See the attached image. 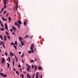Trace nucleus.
I'll use <instances>...</instances> for the list:
<instances>
[{"instance_id":"nucleus-1","label":"nucleus","mask_w":78,"mask_h":78,"mask_svg":"<svg viewBox=\"0 0 78 78\" xmlns=\"http://www.w3.org/2000/svg\"><path fill=\"white\" fill-rule=\"evenodd\" d=\"M33 48H34V44H31V47L30 48V49L31 50V51H32V53L34 52V50H33Z\"/></svg>"},{"instance_id":"nucleus-2","label":"nucleus","mask_w":78,"mask_h":78,"mask_svg":"<svg viewBox=\"0 0 78 78\" xmlns=\"http://www.w3.org/2000/svg\"><path fill=\"white\" fill-rule=\"evenodd\" d=\"M0 75L2 76V77H3V78L7 77V74H4L3 73H1Z\"/></svg>"},{"instance_id":"nucleus-3","label":"nucleus","mask_w":78,"mask_h":78,"mask_svg":"<svg viewBox=\"0 0 78 78\" xmlns=\"http://www.w3.org/2000/svg\"><path fill=\"white\" fill-rule=\"evenodd\" d=\"M16 7H15V8H16V11L17 10V8H18V4L17 3V2H16Z\"/></svg>"},{"instance_id":"nucleus-4","label":"nucleus","mask_w":78,"mask_h":78,"mask_svg":"<svg viewBox=\"0 0 78 78\" xmlns=\"http://www.w3.org/2000/svg\"><path fill=\"white\" fill-rule=\"evenodd\" d=\"M5 61V59L3 58L2 59V64H4V62Z\"/></svg>"},{"instance_id":"nucleus-5","label":"nucleus","mask_w":78,"mask_h":78,"mask_svg":"<svg viewBox=\"0 0 78 78\" xmlns=\"http://www.w3.org/2000/svg\"><path fill=\"white\" fill-rule=\"evenodd\" d=\"M18 23H19V24H20V25H21L22 24V22H21V21L20 20H19L18 21Z\"/></svg>"},{"instance_id":"nucleus-6","label":"nucleus","mask_w":78,"mask_h":78,"mask_svg":"<svg viewBox=\"0 0 78 78\" xmlns=\"http://www.w3.org/2000/svg\"><path fill=\"white\" fill-rule=\"evenodd\" d=\"M5 28L7 30H8V26H7V24H5Z\"/></svg>"},{"instance_id":"nucleus-7","label":"nucleus","mask_w":78,"mask_h":78,"mask_svg":"<svg viewBox=\"0 0 78 78\" xmlns=\"http://www.w3.org/2000/svg\"><path fill=\"white\" fill-rule=\"evenodd\" d=\"M27 78H30L31 77V76L30 75V74H27Z\"/></svg>"},{"instance_id":"nucleus-8","label":"nucleus","mask_w":78,"mask_h":78,"mask_svg":"<svg viewBox=\"0 0 78 78\" xmlns=\"http://www.w3.org/2000/svg\"><path fill=\"white\" fill-rule=\"evenodd\" d=\"M4 41H6L7 40V39H6V36H4Z\"/></svg>"},{"instance_id":"nucleus-9","label":"nucleus","mask_w":78,"mask_h":78,"mask_svg":"<svg viewBox=\"0 0 78 78\" xmlns=\"http://www.w3.org/2000/svg\"><path fill=\"white\" fill-rule=\"evenodd\" d=\"M8 19L9 20V22H11V18L9 16L8 18Z\"/></svg>"},{"instance_id":"nucleus-10","label":"nucleus","mask_w":78,"mask_h":78,"mask_svg":"<svg viewBox=\"0 0 78 78\" xmlns=\"http://www.w3.org/2000/svg\"><path fill=\"white\" fill-rule=\"evenodd\" d=\"M12 28L13 29V30H14L15 31H16L15 30H16V28L14 27L13 26H12Z\"/></svg>"},{"instance_id":"nucleus-11","label":"nucleus","mask_w":78,"mask_h":78,"mask_svg":"<svg viewBox=\"0 0 78 78\" xmlns=\"http://www.w3.org/2000/svg\"><path fill=\"white\" fill-rule=\"evenodd\" d=\"M2 20H3L4 21H6V19H4L3 17H2Z\"/></svg>"},{"instance_id":"nucleus-12","label":"nucleus","mask_w":78,"mask_h":78,"mask_svg":"<svg viewBox=\"0 0 78 78\" xmlns=\"http://www.w3.org/2000/svg\"><path fill=\"white\" fill-rule=\"evenodd\" d=\"M21 44L22 46H23V45L24 44H23V41H21Z\"/></svg>"},{"instance_id":"nucleus-13","label":"nucleus","mask_w":78,"mask_h":78,"mask_svg":"<svg viewBox=\"0 0 78 78\" xmlns=\"http://www.w3.org/2000/svg\"><path fill=\"white\" fill-rule=\"evenodd\" d=\"M26 66H27L29 68H30V67H31V66H30L28 65V64H26Z\"/></svg>"},{"instance_id":"nucleus-14","label":"nucleus","mask_w":78,"mask_h":78,"mask_svg":"<svg viewBox=\"0 0 78 78\" xmlns=\"http://www.w3.org/2000/svg\"><path fill=\"white\" fill-rule=\"evenodd\" d=\"M27 22L25 21H24L23 23L24 25L25 26H26V25L27 24Z\"/></svg>"},{"instance_id":"nucleus-15","label":"nucleus","mask_w":78,"mask_h":78,"mask_svg":"<svg viewBox=\"0 0 78 78\" xmlns=\"http://www.w3.org/2000/svg\"><path fill=\"white\" fill-rule=\"evenodd\" d=\"M20 76H22V77L23 78H24V76L23 75V74H22V75L21 74H20Z\"/></svg>"},{"instance_id":"nucleus-16","label":"nucleus","mask_w":78,"mask_h":78,"mask_svg":"<svg viewBox=\"0 0 78 78\" xmlns=\"http://www.w3.org/2000/svg\"><path fill=\"white\" fill-rule=\"evenodd\" d=\"M7 64L8 65V67L9 68V66H10V65L8 63H7Z\"/></svg>"},{"instance_id":"nucleus-17","label":"nucleus","mask_w":78,"mask_h":78,"mask_svg":"<svg viewBox=\"0 0 78 78\" xmlns=\"http://www.w3.org/2000/svg\"><path fill=\"white\" fill-rule=\"evenodd\" d=\"M10 55H12V56H14V54L12 53L11 51H10Z\"/></svg>"},{"instance_id":"nucleus-18","label":"nucleus","mask_w":78,"mask_h":78,"mask_svg":"<svg viewBox=\"0 0 78 78\" xmlns=\"http://www.w3.org/2000/svg\"><path fill=\"white\" fill-rule=\"evenodd\" d=\"M8 3V2H6L5 1H4V5H6V3Z\"/></svg>"},{"instance_id":"nucleus-19","label":"nucleus","mask_w":78,"mask_h":78,"mask_svg":"<svg viewBox=\"0 0 78 78\" xmlns=\"http://www.w3.org/2000/svg\"><path fill=\"white\" fill-rule=\"evenodd\" d=\"M11 44L12 45H16V44L14 43H12V42L11 43Z\"/></svg>"},{"instance_id":"nucleus-20","label":"nucleus","mask_w":78,"mask_h":78,"mask_svg":"<svg viewBox=\"0 0 78 78\" xmlns=\"http://www.w3.org/2000/svg\"><path fill=\"white\" fill-rule=\"evenodd\" d=\"M1 25L2 26V28H3V23H2H2H1Z\"/></svg>"},{"instance_id":"nucleus-21","label":"nucleus","mask_w":78,"mask_h":78,"mask_svg":"<svg viewBox=\"0 0 78 78\" xmlns=\"http://www.w3.org/2000/svg\"><path fill=\"white\" fill-rule=\"evenodd\" d=\"M0 37L2 40H3V37H2V36L1 35H0Z\"/></svg>"},{"instance_id":"nucleus-22","label":"nucleus","mask_w":78,"mask_h":78,"mask_svg":"<svg viewBox=\"0 0 78 78\" xmlns=\"http://www.w3.org/2000/svg\"><path fill=\"white\" fill-rule=\"evenodd\" d=\"M14 48H15L16 50H17V47L15 46V45H13Z\"/></svg>"},{"instance_id":"nucleus-23","label":"nucleus","mask_w":78,"mask_h":78,"mask_svg":"<svg viewBox=\"0 0 78 78\" xmlns=\"http://www.w3.org/2000/svg\"><path fill=\"white\" fill-rule=\"evenodd\" d=\"M4 28H1L0 29V30L1 31H4Z\"/></svg>"},{"instance_id":"nucleus-24","label":"nucleus","mask_w":78,"mask_h":78,"mask_svg":"<svg viewBox=\"0 0 78 78\" xmlns=\"http://www.w3.org/2000/svg\"><path fill=\"white\" fill-rule=\"evenodd\" d=\"M5 33L7 35H9V34L8 33V32H7V31H5Z\"/></svg>"},{"instance_id":"nucleus-25","label":"nucleus","mask_w":78,"mask_h":78,"mask_svg":"<svg viewBox=\"0 0 78 78\" xmlns=\"http://www.w3.org/2000/svg\"><path fill=\"white\" fill-rule=\"evenodd\" d=\"M19 39L20 41H21L22 40L21 39V37H19Z\"/></svg>"},{"instance_id":"nucleus-26","label":"nucleus","mask_w":78,"mask_h":78,"mask_svg":"<svg viewBox=\"0 0 78 78\" xmlns=\"http://www.w3.org/2000/svg\"><path fill=\"white\" fill-rule=\"evenodd\" d=\"M39 75V72H37V73L36 74V76H38V75Z\"/></svg>"},{"instance_id":"nucleus-27","label":"nucleus","mask_w":78,"mask_h":78,"mask_svg":"<svg viewBox=\"0 0 78 78\" xmlns=\"http://www.w3.org/2000/svg\"><path fill=\"white\" fill-rule=\"evenodd\" d=\"M27 71L28 72H31V70L30 71V69H27Z\"/></svg>"},{"instance_id":"nucleus-28","label":"nucleus","mask_w":78,"mask_h":78,"mask_svg":"<svg viewBox=\"0 0 78 78\" xmlns=\"http://www.w3.org/2000/svg\"><path fill=\"white\" fill-rule=\"evenodd\" d=\"M18 25V24H17V23L15 22V25Z\"/></svg>"},{"instance_id":"nucleus-29","label":"nucleus","mask_w":78,"mask_h":78,"mask_svg":"<svg viewBox=\"0 0 78 78\" xmlns=\"http://www.w3.org/2000/svg\"><path fill=\"white\" fill-rule=\"evenodd\" d=\"M4 9H4V8L3 7L2 9L1 10V11H2V12H3V10H4Z\"/></svg>"},{"instance_id":"nucleus-30","label":"nucleus","mask_w":78,"mask_h":78,"mask_svg":"<svg viewBox=\"0 0 78 78\" xmlns=\"http://www.w3.org/2000/svg\"><path fill=\"white\" fill-rule=\"evenodd\" d=\"M5 56H8V53H7V52H6L5 53Z\"/></svg>"},{"instance_id":"nucleus-31","label":"nucleus","mask_w":78,"mask_h":78,"mask_svg":"<svg viewBox=\"0 0 78 78\" xmlns=\"http://www.w3.org/2000/svg\"><path fill=\"white\" fill-rule=\"evenodd\" d=\"M24 55V53H23L22 54V55L21 56V57H22L23 58V55Z\"/></svg>"},{"instance_id":"nucleus-32","label":"nucleus","mask_w":78,"mask_h":78,"mask_svg":"<svg viewBox=\"0 0 78 78\" xmlns=\"http://www.w3.org/2000/svg\"><path fill=\"white\" fill-rule=\"evenodd\" d=\"M17 26L18 27V28H20V25L18 24H17Z\"/></svg>"},{"instance_id":"nucleus-33","label":"nucleus","mask_w":78,"mask_h":78,"mask_svg":"<svg viewBox=\"0 0 78 78\" xmlns=\"http://www.w3.org/2000/svg\"><path fill=\"white\" fill-rule=\"evenodd\" d=\"M7 37L9 39H10V36L8 35L7 36Z\"/></svg>"},{"instance_id":"nucleus-34","label":"nucleus","mask_w":78,"mask_h":78,"mask_svg":"<svg viewBox=\"0 0 78 78\" xmlns=\"http://www.w3.org/2000/svg\"><path fill=\"white\" fill-rule=\"evenodd\" d=\"M30 62H34V60H31L30 61Z\"/></svg>"},{"instance_id":"nucleus-35","label":"nucleus","mask_w":78,"mask_h":78,"mask_svg":"<svg viewBox=\"0 0 78 78\" xmlns=\"http://www.w3.org/2000/svg\"><path fill=\"white\" fill-rule=\"evenodd\" d=\"M32 51H28V53H29V54H30V53H31Z\"/></svg>"},{"instance_id":"nucleus-36","label":"nucleus","mask_w":78,"mask_h":78,"mask_svg":"<svg viewBox=\"0 0 78 78\" xmlns=\"http://www.w3.org/2000/svg\"><path fill=\"white\" fill-rule=\"evenodd\" d=\"M16 73H17V75H19V73L18 72V71H16Z\"/></svg>"},{"instance_id":"nucleus-37","label":"nucleus","mask_w":78,"mask_h":78,"mask_svg":"<svg viewBox=\"0 0 78 78\" xmlns=\"http://www.w3.org/2000/svg\"><path fill=\"white\" fill-rule=\"evenodd\" d=\"M34 67L35 68V69H37V66L36 65H35Z\"/></svg>"},{"instance_id":"nucleus-38","label":"nucleus","mask_w":78,"mask_h":78,"mask_svg":"<svg viewBox=\"0 0 78 78\" xmlns=\"http://www.w3.org/2000/svg\"><path fill=\"white\" fill-rule=\"evenodd\" d=\"M8 59H9V62H10V57H9Z\"/></svg>"},{"instance_id":"nucleus-39","label":"nucleus","mask_w":78,"mask_h":78,"mask_svg":"<svg viewBox=\"0 0 78 78\" xmlns=\"http://www.w3.org/2000/svg\"><path fill=\"white\" fill-rule=\"evenodd\" d=\"M15 44H16V45H17V41H15Z\"/></svg>"},{"instance_id":"nucleus-40","label":"nucleus","mask_w":78,"mask_h":78,"mask_svg":"<svg viewBox=\"0 0 78 78\" xmlns=\"http://www.w3.org/2000/svg\"><path fill=\"white\" fill-rule=\"evenodd\" d=\"M15 32H16V31H15L14 33H12V34L13 35H14V34H15Z\"/></svg>"},{"instance_id":"nucleus-41","label":"nucleus","mask_w":78,"mask_h":78,"mask_svg":"<svg viewBox=\"0 0 78 78\" xmlns=\"http://www.w3.org/2000/svg\"><path fill=\"white\" fill-rule=\"evenodd\" d=\"M6 12V11H5L4 12V14H5V13Z\"/></svg>"},{"instance_id":"nucleus-42","label":"nucleus","mask_w":78,"mask_h":78,"mask_svg":"<svg viewBox=\"0 0 78 78\" xmlns=\"http://www.w3.org/2000/svg\"><path fill=\"white\" fill-rule=\"evenodd\" d=\"M18 67L20 68H21V66L20 65H18Z\"/></svg>"},{"instance_id":"nucleus-43","label":"nucleus","mask_w":78,"mask_h":78,"mask_svg":"<svg viewBox=\"0 0 78 78\" xmlns=\"http://www.w3.org/2000/svg\"><path fill=\"white\" fill-rule=\"evenodd\" d=\"M28 37V36H26L24 38L26 39V38H27V37Z\"/></svg>"},{"instance_id":"nucleus-44","label":"nucleus","mask_w":78,"mask_h":78,"mask_svg":"<svg viewBox=\"0 0 78 78\" xmlns=\"http://www.w3.org/2000/svg\"><path fill=\"white\" fill-rule=\"evenodd\" d=\"M38 69H42V67H41V66H39Z\"/></svg>"},{"instance_id":"nucleus-45","label":"nucleus","mask_w":78,"mask_h":78,"mask_svg":"<svg viewBox=\"0 0 78 78\" xmlns=\"http://www.w3.org/2000/svg\"><path fill=\"white\" fill-rule=\"evenodd\" d=\"M31 67H32V69H33V68H34V66H33V65H32Z\"/></svg>"},{"instance_id":"nucleus-46","label":"nucleus","mask_w":78,"mask_h":78,"mask_svg":"<svg viewBox=\"0 0 78 78\" xmlns=\"http://www.w3.org/2000/svg\"><path fill=\"white\" fill-rule=\"evenodd\" d=\"M13 30H12V29H10V31H11V32H12V31Z\"/></svg>"},{"instance_id":"nucleus-47","label":"nucleus","mask_w":78,"mask_h":78,"mask_svg":"<svg viewBox=\"0 0 78 78\" xmlns=\"http://www.w3.org/2000/svg\"><path fill=\"white\" fill-rule=\"evenodd\" d=\"M35 75V74H34L33 75V76L32 77L33 78H34V76Z\"/></svg>"},{"instance_id":"nucleus-48","label":"nucleus","mask_w":78,"mask_h":78,"mask_svg":"<svg viewBox=\"0 0 78 78\" xmlns=\"http://www.w3.org/2000/svg\"><path fill=\"white\" fill-rule=\"evenodd\" d=\"M4 8H6V5H4Z\"/></svg>"},{"instance_id":"nucleus-49","label":"nucleus","mask_w":78,"mask_h":78,"mask_svg":"<svg viewBox=\"0 0 78 78\" xmlns=\"http://www.w3.org/2000/svg\"><path fill=\"white\" fill-rule=\"evenodd\" d=\"M3 47L5 49V45H3Z\"/></svg>"},{"instance_id":"nucleus-50","label":"nucleus","mask_w":78,"mask_h":78,"mask_svg":"<svg viewBox=\"0 0 78 78\" xmlns=\"http://www.w3.org/2000/svg\"><path fill=\"white\" fill-rule=\"evenodd\" d=\"M14 62H13V66H14Z\"/></svg>"},{"instance_id":"nucleus-51","label":"nucleus","mask_w":78,"mask_h":78,"mask_svg":"<svg viewBox=\"0 0 78 78\" xmlns=\"http://www.w3.org/2000/svg\"><path fill=\"white\" fill-rule=\"evenodd\" d=\"M42 69H38V70H42Z\"/></svg>"},{"instance_id":"nucleus-52","label":"nucleus","mask_w":78,"mask_h":78,"mask_svg":"<svg viewBox=\"0 0 78 78\" xmlns=\"http://www.w3.org/2000/svg\"><path fill=\"white\" fill-rule=\"evenodd\" d=\"M38 76H36V78H38Z\"/></svg>"},{"instance_id":"nucleus-53","label":"nucleus","mask_w":78,"mask_h":78,"mask_svg":"<svg viewBox=\"0 0 78 78\" xmlns=\"http://www.w3.org/2000/svg\"><path fill=\"white\" fill-rule=\"evenodd\" d=\"M9 14V12L7 14H6V16L7 17H8V15Z\"/></svg>"},{"instance_id":"nucleus-54","label":"nucleus","mask_w":78,"mask_h":78,"mask_svg":"<svg viewBox=\"0 0 78 78\" xmlns=\"http://www.w3.org/2000/svg\"><path fill=\"white\" fill-rule=\"evenodd\" d=\"M40 78H42V75H41V77Z\"/></svg>"},{"instance_id":"nucleus-55","label":"nucleus","mask_w":78,"mask_h":78,"mask_svg":"<svg viewBox=\"0 0 78 78\" xmlns=\"http://www.w3.org/2000/svg\"><path fill=\"white\" fill-rule=\"evenodd\" d=\"M20 71H21V72H22V69H20Z\"/></svg>"},{"instance_id":"nucleus-56","label":"nucleus","mask_w":78,"mask_h":78,"mask_svg":"<svg viewBox=\"0 0 78 78\" xmlns=\"http://www.w3.org/2000/svg\"><path fill=\"white\" fill-rule=\"evenodd\" d=\"M19 54H21V52L20 51V52H19Z\"/></svg>"},{"instance_id":"nucleus-57","label":"nucleus","mask_w":78,"mask_h":78,"mask_svg":"<svg viewBox=\"0 0 78 78\" xmlns=\"http://www.w3.org/2000/svg\"><path fill=\"white\" fill-rule=\"evenodd\" d=\"M22 62L23 63H24V62H23V60H22Z\"/></svg>"},{"instance_id":"nucleus-58","label":"nucleus","mask_w":78,"mask_h":78,"mask_svg":"<svg viewBox=\"0 0 78 78\" xmlns=\"http://www.w3.org/2000/svg\"><path fill=\"white\" fill-rule=\"evenodd\" d=\"M23 73H24L25 74V73H26V72L25 71H24L23 72Z\"/></svg>"},{"instance_id":"nucleus-59","label":"nucleus","mask_w":78,"mask_h":78,"mask_svg":"<svg viewBox=\"0 0 78 78\" xmlns=\"http://www.w3.org/2000/svg\"><path fill=\"white\" fill-rule=\"evenodd\" d=\"M35 61H37V59L36 58L35 59Z\"/></svg>"},{"instance_id":"nucleus-60","label":"nucleus","mask_w":78,"mask_h":78,"mask_svg":"<svg viewBox=\"0 0 78 78\" xmlns=\"http://www.w3.org/2000/svg\"><path fill=\"white\" fill-rule=\"evenodd\" d=\"M1 43L2 44L3 43V42H2V41H1Z\"/></svg>"},{"instance_id":"nucleus-61","label":"nucleus","mask_w":78,"mask_h":78,"mask_svg":"<svg viewBox=\"0 0 78 78\" xmlns=\"http://www.w3.org/2000/svg\"><path fill=\"white\" fill-rule=\"evenodd\" d=\"M14 70V71H16V69H13Z\"/></svg>"},{"instance_id":"nucleus-62","label":"nucleus","mask_w":78,"mask_h":78,"mask_svg":"<svg viewBox=\"0 0 78 78\" xmlns=\"http://www.w3.org/2000/svg\"><path fill=\"white\" fill-rule=\"evenodd\" d=\"M17 61H18V59H16V62H17Z\"/></svg>"},{"instance_id":"nucleus-63","label":"nucleus","mask_w":78,"mask_h":78,"mask_svg":"<svg viewBox=\"0 0 78 78\" xmlns=\"http://www.w3.org/2000/svg\"><path fill=\"white\" fill-rule=\"evenodd\" d=\"M36 69H34V70H35V71H36Z\"/></svg>"},{"instance_id":"nucleus-64","label":"nucleus","mask_w":78,"mask_h":78,"mask_svg":"<svg viewBox=\"0 0 78 78\" xmlns=\"http://www.w3.org/2000/svg\"><path fill=\"white\" fill-rule=\"evenodd\" d=\"M13 62H14V59H13Z\"/></svg>"}]
</instances>
